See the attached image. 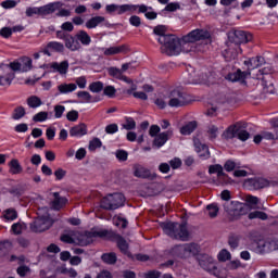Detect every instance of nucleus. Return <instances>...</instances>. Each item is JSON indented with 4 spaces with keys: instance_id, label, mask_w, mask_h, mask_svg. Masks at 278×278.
I'll list each match as a JSON object with an SVG mask.
<instances>
[{
    "instance_id": "1",
    "label": "nucleus",
    "mask_w": 278,
    "mask_h": 278,
    "mask_svg": "<svg viewBox=\"0 0 278 278\" xmlns=\"http://www.w3.org/2000/svg\"><path fill=\"white\" fill-rule=\"evenodd\" d=\"M201 51L197 47V43L194 41L186 40V36H184L181 39L176 37V42L172 43L169 46V49L167 50L166 55H179V53H197Z\"/></svg>"
},
{
    "instance_id": "2",
    "label": "nucleus",
    "mask_w": 278,
    "mask_h": 278,
    "mask_svg": "<svg viewBox=\"0 0 278 278\" xmlns=\"http://www.w3.org/2000/svg\"><path fill=\"white\" fill-rule=\"evenodd\" d=\"M163 230L166 236H169V238H174L175 240L186 241L190 236L186 224L167 223L163 225Z\"/></svg>"
},
{
    "instance_id": "3",
    "label": "nucleus",
    "mask_w": 278,
    "mask_h": 278,
    "mask_svg": "<svg viewBox=\"0 0 278 278\" xmlns=\"http://www.w3.org/2000/svg\"><path fill=\"white\" fill-rule=\"evenodd\" d=\"M53 225V219L49 215L48 207H41L38 210L37 218L31 224L30 229L36 232L47 231Z\"/></svg>"
},
{
    "instance_id": "4",
    "label": "nucleus",
    "mask_w": 278,
    "mask_h": 278,
    "mask_svg": "<svg viewBox=\"0 0 278 278\" xmlns=\"http://www.w3.org/2000/svg\"><path fill=\"white\" fill-rule=\"evenodd\" d=\"M199 265L201 268L214 275L217 278H227V269L216 267V262L210 255H201L198 258Z\"/></svg>"
},
{
    "instance_id": "5",
    "label": "nucleus",
    "mask_w": 278,
    "mask_h": 278,
    "mask_svg": "<svg viewBox=\"0 0 278 278\" xmlns=\"http://www.w3.org/2000/svg\"><path fill=\"white\" fill-rule=\"evenodd\" d=\"M248 249L257 253L258 255H264V253H270L277 249V242L273 240H266L264 238L254 239L249 245Z\"/></svg>"
},
{
    "instance_id": "6",
    "label": "nucleus",
    "mask_w": 278,
    "mask_h": 278,
    "mask_svg": "<svg viewBox=\"0 0 278 278\" xmlns=\"http://www.w3.org/2000/svg\"><path fill=\"white\" fill-rule=\"evenodd\" d=\"M153 33L155 34V36H159L156 40L157 42H160V45H162L161 49L163 53H167L169 47L174 42H177V36L166 35V26L164 25L155 26Z\"/></svg>"
},
{
    "instance_id": "7",
    "label": "nucleus",
    "mask_w": 278,
    "mask_h": 278,
    "mask_svg": "<svg viewBox=\"0 0 278 278\" xmlns=\"http://www.w3.org/2000/svg\"><path fill=\"white\" fill-rule=\"evenodd\" d=\"M125 205V195L123 193H110L101 201L103 210H118Z\"/></svg>"
},
{
    "instance_id": "8",
    "label": "nucleus",
    "mask_w": 278,
    "mask_h": 278,
    "mask_svg": "<svg viewBox=\"0 0 278 278\" xmlns=\"http://www.w3.org/2000/svg\"><path fill=\"white\" fill-rule=\"evenodd\" d=\"M188 104V96L180 89L172 90L167 96V105L169 108H184Z\"/></svg>"
},
{
    "instance_id": "9",
    "label": "nucleus",
    "mask_w": 278,
    "mask_h": 278,
    "mask_svg": "<svg viewBox=\"0 0 278 278\" xmlns=\"http://www.w3.org/2000/svg\"><path fill=\"white\" fill-rule=\"evenodd\" d=\"M224 138L227 140H231L232 138H238L241 142H247L251 135L240 124H236L233 126L228 127V129L224 132Z\"/></svg>"
},
{
    "instance_id": "10",
    "label": "nucleus",
    "mask_w": 278,
    "mask_h": 278,
    "mask_svg": "<svg viewBox=\"0 0 278 278\" xmlns=\"http://www.w3.org/2000/svg\"><path fill=\"white\" fill-rule=\"evenodd\" d=\"M173 253L178 257H192V255H197L199 253V245L197 243L176 245L173 249Z\"/></svg>"
},
{
    "instance_id": "11",
    "label": "nucleus",
    "mask_w": 278,
    "mask_h": 278,
    "mask_svg": "<svg viewBox=\"0 0 278 278\" xmlns=\"http://www.w3.org/2000/svg\"><path fill=\"white\" fill-rule=\"evenodd\" d=\"M61 241L65 242L66 244H79L80 247H86L88 244L86 235H81L75 230H71L61 236Z\"/></svg>"
},
{
    "instance_id": "12",
    "label": "nucleus",
    "mask_w": 278,
    "mask_h": 278,
    "mask_svg": "<svg viewBox=\"0 0 278 278\" xmlns=\"http://www.w3.org/2000/svg\"><path fill=\"white\" fill-rule=\"evenodd\" d=\"M185 40H189L190 42H201L203 40H207L212 42V34L206 28H198L191 30L189 34L185 36Z\"/></svg>"
},
{
    "instance_id": "13",
    "label": "nucleus",
    "mask_w": 278,
    "mask_h": 278,
    "mask_svg": "<svg viewBox=\"0 0 278 278\" xmlns=\"http://www.w3.org/2000/svg\"><path fill=\"white\" fill-rule=\"evenodd\" d=\"M253 36L244 30H232L228 33V42L237 45L238 47H240V45L251 42Z\"/></svg>"
},
{
    "instance_id": "14",
    "label": "nucleus",
    "mask_w": 278,
    "mask_h": 278,
    "mask_svg": "<svg viewBox=\"0 0 278 278\" xmlns=\"http://www.w3.org/2000/svg\"><path fill=\"white\" fill-rule=\"evenodd\" d=\"M108 14H125L126 12H136L138 5L136 4H108L105 7Z\"/></svg>"
},
{
    "instance_id": "15",
    "label": "nucleus",
    "mask_w": 278,
    "mask_h": 278,
    "mask_svg": "<svg viewBox=\"0 0 278 278\" xmlns=\"http://www.w3.org/2000/svg\"><path fill=\"white\" fill-rule=\"evenodd\" d=\"M14 79V73L10 72V65L0 64V86H11Z\"/></svg>"
},
{
    "instance_id": "16",
    "label": "nucleus",
    "mask_w": 278,
    "mask_h": 278,
    "mask_svg": "<svg viewBox=\"0 0 278 278\" xmlns=\"http://www.w3.org/2000/svg\"><path fill=\"white\" fill-rule=\"evenodd\" d=\"M227 47L228 49H226L223 53L226 62H231V60H236V58H238V55L242 53V48H240V46L238 45L228 41Z\"/></svg>"
},
{
    "instance_id": "17",
    "label": "nucleus",
    "mask_w": 278,
    "mask_h": 278,
    "mask_svg": "<svg viewBox=\"0 0 278 278\" xmlns=\"http://www.w3.org/2000/svg\"><path fill=\"white\" fill-rule=\"evenodd\" d=\"M51 51H54L55 53H64V43L60 41H50L41 49V53L48 55V58H51Z\"/></svg>"
},
{
    "instance_id": "18",
    "label": "nucleus",
    "mask_w": 278,
    "mask_h": 278,
    "mask_svg": "<svg viewBox=\"0 0 278 278\" xmlns=\"http://www.w3.org/2000/svg\"><path fill=\"white\" fill-rule=\"evenodd\" d=\"M189 78L187 80V84H207V75H199L194 71V67L188 68Z\"/></svg>"
},
{
    "instance_id": "19",
    "label": "nucleus",
    "mask_w": 278,
    "mask_h": 278,
    "mask_svg": "<svg viewBox=\"0 0 278 278\" xmlns=\"http://www.w3.org/2000/svg\"><path fill=\"white\" fill-rule=\"evenodd\" d=\"M169 138H173V129H168L164 132H160L159 135H156L153 144L154 147H157V149H161V147H164V144L168 142Z\"/></svg>"
},
{
    "instance_id": "20",
    "label": "nucleus",
    "mask_w": 278,
    "mask_h": 278,
    "mask_svg": "<svg viewBox=\"0 0 278 278\" xmlns=\"http://www.w3.org/2000/svg\"><path fill=\"white\" fill-rule=\"evenodd\" d=\"M108 74L110 77H113L114 79H118L119 81H125V84H131V79L127 76H125L121 68L118 67H109Z\"/></svg>"
},
{
    "instance_id": "21",
    "label": "nucleus",
    "mask_w": 278,
    "mask_h": 278,
    "mask_svg": "<svg viewBox=\"0 0 278 278\" xmlns=\"http://www.w3.org/2000/svg\"><path fill=\"white\" fill-rule=\"evenodd\" d=\"M62 8V2H51L43 7H39L40 16H49V14H53L56 10Z\"/></svg>"
},
{
    "instance_id": "22",
    "label": "nucleus",
    "mask_w": 278,
    "mask_h": 278,
    "mask_svg": "<svg viewBox=\"0 0 278 278\" xmlns=\"http://www.w3.org/2000/svg\"><path fill=\"white\" fill-rule=\"evenodd\" d=\"M194 149L201 160H210V148L199 140H194Z\"/></svg>"
},
{
    "instance_id": "23",
    "label": "nucleus",
    "mask_w": 278,
    "mask_h": 278,
    "mask_svg": "<svg viewBox=\"0 0 278 278\" xmlns=\"http://www.w3.org/2000/svg\"><path fill=\"white\" fill-rule=\"evenodd\" d=\"M104 55H118L121 53H129V46H112L110 48L104 49Z\"/></svg>"
},
{
    "instance_id": "24",
    "label": "nucleus",
    "mask_w": 278,
    "mask_h": 278,
    "mask_svg": "<svg viewBox=\"0 0 278 278\" xmlns=\"http://www.w3.org/2000/svg\"><path fill=\"white\" fill-rule=\"evenodd\" d=\"M56 90V96L71 94V92H75V90H77V85H75V83H62L58 85Z\"/></svg>"
},
{
    "instance_id": "25",
    "label": "nucleus",
    "mask_w": 278,
    "mask_h": 278,
    "mask_svg": "<svg viewBox=\"0 0 278 278\" xmlns=\"http://www.w3.org/2000/svg\"><path fill=\"white\" fill-rule=\"evenodd\" d=\"M88 134V127L85 124H79L70 129V136L72 138H81Z\"/></svg>"
},
{
    "instance_id": "26",
    "label": "nucleus",
    "mask_w": 278,
    "mask_h": 278,
    "mask_svg": "<svg viewBox=\"0 0 278 278\" xmlns=\"http://www.w3.org/2000/svg\"><path fill=\"white\" fill-rule=\"evenodd\" d=\"M266 61L263 56H254L247 61H244V65L248 66L249 71H253L255 68H260L263 64H265Z\"/></svg>"
},
{
    "instance_id": "27",
    "label": "nucleus",
    "mask_w": 278,
    "mask_h": 278,
    "mask_svg": "<svg viewBox=\"0 0 278 278\" xmlns=\"http://www.w3.org/2000/svg\"><path fill=\"white\" fill-rule=\"evenodd\" d=\"M53 201L51 202L52 210H62L63 206L68 203V200L64 197H60V193L54 192L53 193Z\"/></svg>"
},
{
    "instance_id": "28",
    "label": "nucleus",
    "mask_w": 278,
    "mask_h": 278,
    "mask_svg": "<svg viewBox=\"0 0 278 278\" xmlns=\"http://www.w3.org/2000/svg\"><path fill=\"white\" fill-rule=\"evenodd\" d=\"M50 68L53 73H60V75H66L68 73V61H62L61 63L53 62L50 64Z\"/></svg>"
},
{
    "instance_id": "29",
    "label": "nucleus",
    "mask_w": 278,
    "mask_h": 278,
    "mask_svg": "<svg viewBox=\"0 0 278 278\" xmlns=\"http://www.w3.org/2000/svg\"><path fill=\"white\" fill-rule=\"evenodd\" d=\"M249 75H251V72H242L238 70L237 72L228 74L226 79H228V81H242V79H247Z\"/></svg>"
},
{
    "instance_id": "30",
    "label": "nucleus",
    "mask_w": 278,
    "mask_h": 278,
    "mask_svg": "<svg viewBox=\"0 0 278 278\" xmlns=\"http://www.w3.org/2000/svg\"><path fill=\"white\" fill-rule=\"evenodd\" d=\"M137 10H139L141 14H144L146 18L149 21H155V18H157V13H155L152 8H149L144 4L137 5Z\"/></svg>"
},
{
    "instance_id": "31",
    "label": "nucleus",
    "mask_w": 278,
    "mask_h": 278,
    "mask_svg": "<svg viewBox=\"0 0 278 278\" xmlns=\"http://www.w3.org/2000/svg\"><path fill=\"white\" fill-rule=\"evenodd\" d=\"M101 23H105V18L101 15L93 16L89 18L86 23L85 26L87 29H97Z\"/></svg>"
},
{
    "instance_id": "32",
    "label": "nucleus",
    "mask_w": 278,
    "mask_h": 278,
    "mask_svg": "<svg viewBox=\"0 0 278 278\" xmlns=\"http://www.w3.org/2000/svg\"><path fill=\"white\" fill-rule=\"evenodd\" d=\"M65 47L70 51H79V49H81V43L76 37L70 36L65 39Z\"/></svg>"
},
{
    "instance_id": "33",
    "label": "nucleus",
    "mask_w": 278,
    "mask_h": 278,
    "mask_svg": "<svg viewBox=\"0 0 278 278\" xmlns=\"http://www.w3.org/2000/svg\"><path fill=\"white\" fill-rule=\"evenodd\" d=\"M75 36L80 45L84 47H90L92 38L86 33V30H79Z\"/></svg>"
},
{
    "instance_id": "34",
    "label": "nucleus",
    "mask_w": 278,
    "mask_h": 278,
    "mask_svg": "<svg viewBox=\"0 0 278 278\" xmlns=\"http://www.w3.org/2000/svg\"><path fill=\"white\" fill-rule=\"evenodd\" d=\"M9 168L11 175H21V173H23V166H21V163L17 159H13L10 161Z\"/></svg>"
},
{
    "instance_id": "35",
    "label": "nucleus",
    "mask_w": 278,
    "mask_h": 278,
    "mask_svg": "<svg viewBox=\"0 0 278 278\" xmlns=\"http://www.w3.org/2000/svg\"><path fill=\"white\" fill-rule=\"evenodd\" d=\"M135 177H141L142 179H153L151 172L143 166L136 167Z\"/></svg>"
},
{
    "instance_id": "36",
    "label": "nucleus",
    "mask_w": 278,
    "mask_h": 278,
    "mask_svg": "<svg viewBox=\"0 0 278 278\" xmlns=\"http://www.w3.org/2000/svg\"><path fill=\"white\" fill-rule=\"evenodd\" d=\"M26 103L31 110H38L42 105V100L38 96H30L27 98Z\"/></svg>"
},
{
    "instance_id": "37",
    "label": "nucleus",
    "mask_w": 278,
    "mask_h": 278,
    "mask_svg": "<svg viewBox=\"0 0 278 278\" xmlns=\"http://www.w3.org/2000/svg\"><path fill=\"white\" fill-rule=\"evenodd\" d=\"M194 129H197V122H190L180 128V134L182 136H190Z\"/></svg>"
},
{
    "instance_id": "38",
    "label": "nucleus",
    "mask_w": 278,
    "mask_h": 278,
    "mask_svg": "<svg viewBox=\"0 0 278 278\" xmlns=\"http://www.w3.org/2000/svg\"><path fill=\"white\" fill-rule=\"evenodd\" d=\"M245 203H249L252 210H262V206H260V198L257 197L247 195Z\"/></svg>"
},
{
    "instance_id": "39",
    "label": "nucleus",
    "mask_w": 278,
    "mask_h": 278,
    "mask_svg": "<svg viewBox=\"0 0 278 278\" xmlns=\"http://www.w3.org/2000/svg\"><path fill=\"white\" fill-rule=\"evenodd\" d=\"M21 64V68H22V73H29V71H31L33 68V62L31 59H29V56H24L22 58V62Z\"/></svg>"
},
{
    "instance_id": "40",
    "label": "nucleus",
    "mask_w": 278,
    "mask_h": 278,
    "mask_svg": "<svg viewBox=\"0 0 278 278\" xmlns=\"http://www.w3.org/2000/svg\"><path fill=\"white\" fill-rule=\"evenodd\" d=\"M248 218H250V220H254L255 218H258L260 220H268V214L262 211H253L249 213Z\"/></svg>"
},
{
    "instance_id": "41",
    "label": "nucleus",
    "mask_w": 278,
    "mask_h": 278,
    "mask_svg": "<svg viewBox=\"0 0 278 278\" xmlns=\"http://www.w3.org/2000/svg\"><path fill=\"white\" fill-rule=\"evenodd\" d=\"M155 105L159 106L160 110L166 109V105H168V96L160 94L155 101Z\"/></svg>"
},
{
    "instance_id": "42",
    "label": "nucleus",
    "mask_w": 278,
    "mask_h": 278,
    "mask_svg": "<svg viewBox=\"0 0 278 278\" xmlns=\"http://www.w3.org/2000/svg\"><path fill=\"white\" fill-rule=\"evenodd\" d=\"M76 97L80 99V103H91L92 102V96L88 91H78L76 93Z\"/></svg>"
},
{
    "instance_id": "43",
    "label": "nucleus",
    "mask_w": 278,
    "mask_h": 278,
    "mask_svg": "<svg viewBox=\"0 0 278 278\" xmlns=\"http://www.w3.org/2000/svg\"><path fill=\"white\" fill-rule=\"evenodd\" d=\"M117 247H118L119 251H122V253H124V255H129V244H127V241L125 239H123V237H119L117 239Z\"/></svg>"
},
{
    "instance_id": "44",
    "label": "nucleus",
    "mask_w": 278,
    "mask_h": 278,
    "mask_svg": "<svg viewBox=\"0 0 278 278\" xmlns=\"http://www.w3.org/2000/svg\"><path fill=\"white\" fill-rule=\"evenodd\" d=\"M3 218L5 220H16V218H18V213H16V210L14 208H8L3 212Z\"/></svg>"
},
{
    "instance_id": "45",
    "label": "nucleus",
    "mask_w": 278,
    "mask_h": 278,
    "mask_svg": "<svg viewBox=\"0 0 278 278\" xmlns=\"http://www.w3.org/2000/svg\"><path fill=\"white\" fill-rule=\"evenodd\" d=\"M208 173L210 175H217V177H223V175H225V172H223V165L219 164L211 165L208 167Z\"/></svg>"
},
{
    "instance_id": "46",
    "label": "nucleus",
    "mask_w": 278,
    "mask_h": 278,
    "mask_svg": "<svg viewBox=\"0 0 278 278\" xmlns=\"http://www.w3.org/2000/svg\"><path fill=\"white\" fill-rule=\"evenodd\" d=\"M49 119V113L46 111H41L33 116L34 123H45V121Z\"/></svg>"
},
{
    "instance_id": "47",
    "label": "nucleus",
    "mask_w": 278,
    "mask_h": 278,
    "mask_svg": "<svg viewBox=\"0 0 278 278\" xmlns=\"http://www.w3.org/2000/svg\"><path fill=\"white\" fill-rule=\"evenodd\" d=\"M113 225H115V227H119L121 229H125L127 227L128 223H127V219H125L124 217L114 216Z\"/></svg>"
},
{
    "instance_id": "48",
    "label": "nucleus",
    "mask_w": 278,
    "mask_h": 278,
    "mask_svg": "<svg viewBox=\"0 0 278 278\" xmlns=\"http://www.w3.org/2000/svg\"><path fill=\"white\" fill-rule=\"evenodd\" d=\"M252 184L254 186V188H268V186H270V184L265 179V178H258V179H254L252 180Z\"/></svg>"
},
{
    "instance_id": "49",
    "label": "nucleus",
    "mask_w": 278,
    "mask_h": 278,
    "mask_svg": "<svg viewBox=\"0 0 278 278\" xmlns=\"http://www.w3.org/2000/svg\"><path fill=\"white\" fill-rule=\"evenodd\" d=\"M177 10H181V4L179 2H170L166 4L163 12H177Z\"/></svg>"
},
{
    "instance_id": "50",
    "label": "nucleus",
    "mask_w": 278,
    "mask_h": 278,
    "mask_svg": "<svg viewBox=\"0 0 278 278\" xmlns=\"http://www.w3.org/2000/svg\"><path fill=\"white\" fill-rule=\"evenodd\" d=\"M102 260L105 264H116V253H105L102 255Z\"/></svg>"
},
{
    "instance_id": "51",
    "label": "nucleus",
    "mask_w": 278,
    "mask_h": 278,
    "mask_svg": "<svg viewBox=\"0 0 278 278\" xmlns=\"http://www.w3.org/2000/svg\"><path fill=\"white\" fill-rule=\"evenodd\" d=\"M90 92L99 93L103 90V83L94 81L89 85Z\"/></svg>"
},
{
    "instance_id": "52",
    "label": "nucleus",
    "mask_w": 278,
    "mask_h": 278,
    "mask_svg": "<svg viewBox=\"0 0 278 278\" xmlns=\"http://www.w3.org/2000/svg\"><path fill=\"white\" fill-rule=\"evenodd\" d=\"M224 168L225 170H227V173H231V170H236V168H240V164L229 160L225 163Z\"/></svg>"
},
{
    "instance_id": "53",
    "label": "nucleus",
    "mask_w": 278,
    "mask_h": 278,
    "mask_svg": "<svg viewBox=\"0 0 278 278\" xmlns=\"http://www.w3.org/2000/svg\"><path fill=\"white\" fill-rule=\"evenodd\" d=\"M102 144L101 139L94 138L89 142V151H97V149H101Z\"/></svg>"
},
{
    "instance_id": "54",
    "label": "nucleus",
    "mask_w": 278,
    "mask_h": 278,
    "mask_svg": "<svg viewBox=\"0 0 278 278\" xmlns=\"http://www.w3.org/2000/svg\"><path fill=\"white\" fill-rule=\"evenodd\" d=\"M64 112H66V106L62 104H58L54 106V118H62L64 115Z\"/></svg>"
},
{
    "instance_id": "55",
    "label": "nucleus",
    "mask_w": 278,
    "mask_h": 278,
    "mask_svg": "<svg viewBox=\"0 0 278 278\" xmlns=\"http://www.w3.org/2000/svg\"><path fill=\"white\" fill-rule=\"evenodd\" d=\"M26 16H40V7H29L26 9Z\"/></svg>"
},
{
    "instance_id": "56",
    "label": "nucleus",
    "mask_w": 278,
    "mask_h": 278,
    "mask_svg": "<svg viewBox=\"0 0 278 278\" xmlns=\"http://www.w3.org/2000/svg\"><path fill=\"white\" fill-rule=\"evenodd\" d=\"M206 210L208 211V216L211 218H216V216H218V205L217 204H210L206 206Z\"/></svg>"
},
{
    "instance_id": "57",
    "label": "nucleus",
    "mask_w": 278,
    "mask_h": 278,
    "mask_svg": "<svg viewBox=\"0 0 278 278\" xmlns=\"http://www.w3.org/2000/svg\"><path fill=\"white\" fill-rule=\"evenodd\" d=\"M25 116V108L18 106L14 110L13 118L14 121H21Z\"/></svg>"
},
{
    "instance_id": "58",
    "label": "nucleus",
    "mask_w": 278,
    "mask_h": 278,
    "mask_svg": "<svg viewBox=\"0 0 278 278\" xmlns=\"http://www.w3.org/2000/svg\"><path fill=\"white\" fill-rule=\"evenodd\" d=\"M216 103H218V105H225V103H231V97L227 94H219L216 98Z\"/></svg>"
},
{
    "instance_id": "59",
    "label": "nucleus",
    "mask_w": 278,
    "mask_h": 278,
    "mask_svg": "<svg viewBox=\"0 0 278 278\" xmlns=\"http://www.w3.org/2000/svg\"><path fill=\"white\" fill-rule=\"evenodd\" d=\"M219 262H227V260H231V253L227 250H222L217 255Z\"/></svg>"
},
{
    "instance_id": "60",
    "label": "nucleus",
    "mask_w": 278,
    "mask_h": 278,
    "mask_svg": "<svg viewBox=\"0 0 278 278\" xmlns=\"http://www.w3.org/2000/svg\"><path fill=\"white\" fill-rule=\"evenodd\" d=\"M115 156L117 157V160H119V162H127V157H129V154L125 150H117L115 152Z\"/></svg>"
},
{
    "instance_id": "61",
    "label": "nucleus",
    "mask_w": 278,
    "mask_h": 278,
    "mask_svg": "<svg viewBox=\"0 0 278 278\" xmlns=\"http://www.w3.org/2000/svg\"><path fill=\"white\" fill-rule=\"evenodd\" d=\"M124 129L130 131V129H136V121L131 117H126V123L123 125Z\"/></svg>"
},
{
    "instance_id": "62",
    "label": "nucleus",
    "mask_w": 278,
    "mask_h": 278,
    "mask_svg": "<svg viewBox=\"0 0 278 278\" xmlns=\"http://www.w3.org/2000/svg\"><path fill=\"white\" fill-rule=\"evenodd\" d=\"M66 118L71 123H75V121H77L79 118V112H77L76 110H72V111L67 112Z\"/></svg>"
},
{
    "instance_id": "63",
    "label": "nucleus",
    "mask_w": 278,
    "mask_h": 278,
    "mask_svg": "<svg viewBox=\"0 0 278 278\" xmlns=\"http://www.w3.org/2000/svg\"><path fill=\"white\" fill-rule=\"evenodd\" d=\"M104 94L105 97H110V99H112L116 94V88H114V86H106L104 88Z\"/></svg>"
},
{
    "instance_id": "64",
    "label": "nucleus",
    "mask_w": 278,
    "mask_h": 278,
    "mask_svg": "<svg viewBox=\"0 0 278 278\" xmlns=\"http://www.w3.org/2000/svg\"><path fill=\"white\" fill-rule=\"evenodd\" d=\"M161 273L157 270H150L146 274H143L144 278H160Z\"/></svg>"
}]
</instances>
